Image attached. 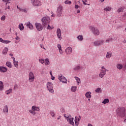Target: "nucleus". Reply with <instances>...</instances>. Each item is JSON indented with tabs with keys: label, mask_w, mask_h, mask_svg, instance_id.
<instances>
[{
	"label": "nucleus",
	"mask_w": 126,
	"mask_h": 126,
	"mask_svg": "<svg viewBox=\"0 0 126 126\" xmlns=\"http://www.w3.org/2000/svg\"><path fill=\"white\" fill-rule=\"evenodd\" d=\"M117 114L119 117L124 118L126 116V108L124 107H120L117 109Z\"/></svg>",
	"instance_id": "f257e3e1"
},
{
	"label": "nucleus",
	"mask_w": 126,
	"mask_h": 126,
	"mask_svg": "<svg viewBox=\"0 0 126 126\" xmlns=\"http://www.w3.org/2000/svg\"><path fill=\"white\" fill-rule=\"evenodd\" d=\"M42 24L44 28H46V25L48 24V23H49V22L51 21V19H50L49 17H48V16H46L45 17H43L42 19Z\"/></svg>",
	"instance_id": "f03ea898"
},
{
	"label": "nucleus",
	"mask_w": 126,
	"mask_h": 126,
	"mask_svg": "<svg viewBox=\"0 0 126 126\" xmlns=\"http://www.w3.org/2000/svg\"><path fill=\"white\" fill-rule=\"evenodd\" d=\"M47 88L48 90H49V92H50L51 93H54V90L53 89V86L52 82H49L47 83Z\"/></svg>",
	"instance_id": "7ed1b4c3"
},
{
	"label": "nucleus",
	"mask_w": 126,
	"mask_h": 126,
	"mask_svg": "<svg viewBox=\"0 0 126 126\" xmlns=\"http://www.w3.org/2000/svg\"><path fill=\"white\" fill-rule=\"evenodd\" d=\"M62 14H63V6H59L57 8V15L58 17H61Z\"/></svg>",
	"instance_id": "20e7f679"
},
{
	"label": "nucleus",
	"mask_w": 126,
	"mask_h": 126,
	"mask_svg": "<svg viewBox=\"0 0 126 126\" xmlns=\"http://www.w3.org/2000/svg\"><path fill=\"white\" fill-rule=\"evenodd\" d=\"M91 30H92L93 34L95 35V36H98L99 34H100V32H99V30L96 28L94 27H91Z\"/></svg>",
	"instance_id": "39448f33"
},
{
	"label": "nucleus",
	"mask_w": 126,
	"mask_h": 126,
	"mask_svg": "<svg viewBox=\"0 0 126 126\" xmlns=\"http://www.w3.org/2000/svg\"><path fill=\"white\" fill-rule=\"evenodd\" d=\"M35 26L37 31H42L43 30V26H42V24L39 23H35Z\"/></svg>",
	"instance_id": "423d86ee"
},
{
	"label": "nucleus",
	"mask_w": 126,
	"mask_h": 126,
	"mask_svg": "<svg viewBox=\"0 0 126 126\" xmlns=\"http://www.w3.org/2000/svg\"><path fill=\"white\" fill-rule=\"evenodd\" d=\"M29 79L30 80V82H33V81H34V79H35V76H34L33 72H30L29 73Z\"/></svg>",
	"instance_id": "0eeeda50"
},
{
	"label": "nucleus",
	"mask_w": 126,
	"mask_h": 126,
	"mask_svg": "<svg viewBox=\"0 0 126 126\" xmlns=\"http://www.w3.org/2000/svg\"><path fill=\"white\" fill-rule=\"evenodd\" d=\"M104 40L95 41L94 42V45L96 47L101 46V45H103V44H104Z\"/></svg>",
	"instance_id": "6e6552de"
},
{
	"label": "nucleus",
	"mask_w": 126,
	"mask_h": 126,
	"mask_svg": "<svg viewBox=\"0 0 126 126\" xmlns=\"http://www.w3.org/2000/svg\"><path fill=\"white\" fill-rule=\"evenodd\" d=\"M32 2H33V5L35 6H39L41 5V2L39 0H31Z\"/></svg>",
	"instance_id": "1a4fd4ad"
},
{
	"label": "nucleus",
	"mask_w": 126,
	"mask_h": 126,
	"mask_svg": "<svg viewBox=\"0 0 126 126\" xmlns=\"http://www.w3.org/2000/svg\"><path fill=\"white\" fill-rule=\"evenodd\" d=\"M59 79L63 83H66V81H67V80H66L65 77H64L63 76H59Z\"/></svg>",
	"instance_id": "9d476101"
},
{
	"label": "nucleus",
	"mask_w": 126,
	"mask_h": 126,
	"mask_svg": "<svg viewBox=\"0 0 126 126\" xmlns=\"http://www.w3.org/2000/svg\"><path fill=\"white\" fill-rule=\"evenodd\" d=\"M65 52L67 55H70V54L72 53V48H71L70 47H69L65 50Z\"/></svg>",
	"instance_id": "9b49d317"
},
{
	"label": "nucleus",
	"mask_w": 126,
	"mask_h": 126,
	"mask_svg": "<svg viewBox=\"0 0 126 126\" xmlns=\"http://www.w3.org/2000/svg\"><path fill=\"white\" fill-rule=\"evenodd\" d=\"M81 119V117H80V116H79V117H75V126H78V125H79V121H80Z\"/></svg>",
	"instance_id": "f8f14e48"
},
{
	"label": "nucleus",
	"mask_w": 126,
	"mask_h": 126,
	"mask_svg": "<svg viewBox=\"0 0 126 126\" xmlns=\"http://www.w3.org/2000/svg\"><path fill=\"white\" fill-rule=\"evenodd\" d=\"M57 36L58 37L59 40H62V32H61V29H58L57 31Z\"/></svg>",
	"instance_id": "ddd939ff"
},
{
	"label": "nucleus",
	"mask_w": 126,
	"mask_h": 126,
	"mask_svg": "<svg viewBox=\"0 0 126 126\" xmlns=\"http://www.w3.org/2000/svg\"><path fill=\"white\" fill-rule=\"evenodd\" d=\"M105 74H106V70H101V72L99 74V77H100L101 78H103V77L105 76Z\"/></svg>",
	"instance_id": "4468645a"
},
{
	"label": "nucleus",
	"mask_w": 126,
	"mask_h": 126,
	"mask_svg": "<svg viewBox=\"0 0 126 126\" xmlns=\"http://www.w3.org/2000/svg\"><path fill=\"white\" fill-rule=\"evenodd\" d=\"M26 25L27 27H28L31 30H32V29H33V25H32V24L30 23V22L27 23Z\"/></svg>",
	"instance_id": "2eb2a0df"
},
{
	"label": "nucleus",
	"mask_w": 126,
	"mask_h": 126,
	"mask_svg": "<svg viewBox=\"0 0 126 126\" xmlns=\"http://www.w3.org/2000/svg\"><path fill=\"white\" fill-rule=\"evenodd\" d=\"M67 121L72 126H74V122H73V118H70L69 119H67Z\"/></svg>",
	"instance_id": "dca6fc26"
},
{
	"label": "nucleus",
	"mask_w": 126,
	"mask_h": 126,
	"mask_svg": "<svg viewBox=\"0 0 126 126\" xmlns=\"http://www.w3.org/2000/svg\"><path fill=\"white\" fill-rule=\"evenodd\" d=\"M0 71L1 72H6L7 71V69L4 67H0Z\"/></svg>",
	"instance_id": "f3484780"
},
{
	"label": "nucleus",
	"mask_w": 126,
	"mask_h": 126,
	"mask_svg": "<svg viewBox=\"0 0 126 126\" xmlns=\"http://www.w3.org/2000/svg\"><path fill=\"white\" fill-rule=\"evenodd\" d=\"M85 96L87 98H91L92 95H91V92H88L86 93Z\"/></svg>",
	"instance_id": "a211bd4d"
},
{
	"label": "nucleus",
	"mask_w": 126,
	"mask_h": 126,
	"mask_svg": "<svg viewBox=\"0 0 126 126\" xmlns=\"http://www.w3.org/2000/svg\"><path fill=\"white\" fill-rule=\"evenodd\" d=\"M112 57V52H108L107 53L106 56V58L107 59H110V58H111Z\"/></svg>",
	"instance_id": "6ab92c4d"
},
{
	"label": "nucleus",
	"mask_w": 126,
	"mask_h": 126,
	"mask_svg": "<svg viewBox=\"0 0 126 126\" xmlns=\"http://www.w3.org/2000/svg\"><path fill=\"white\" fill-rule=\"evenodd\" d=\"M32 111H40V108L36 106H33L32 107Z\"/></svg>",
	"instance_id": "aec40b11"
},
{
	"label": "nucleus",
	"mask_w": 126,
	"mask_h": 126,
	"mask_svg": "<svg viewBox=\"0 0 126 126\" xmlns=\"http://www.w3.org/2000/svg\"><path fill=\"white\" fill-rule=\"evenodd\" d=\"M110 102V100L108 98H105L104 99V100L102 101V104H104V105H106V104H108Z\"/></svg>",
	"instance_id": "412c9836"
},
{
	"label": "nucleus",
	"mask_w": 126,
	"mask_h": 126,
	"mask_svg": "<svg viewBox=\"0 0 126 126\" xmlns=\"http://www.w3.org/2000/svg\"><path fill=\"white\" fill-rule=\"evenodd\" d=\"M3 111L4 112V113H8V107H7V105H5L4 107Z\"/></svg>",
	"instance_id": "4be33fe9"
},
{
	"label": "nucleus",
	"mask_w": 126,
	"mask_h": 126,
	"mask_svg": "<svg viewBox=\"0 0 126 126\" xmlns=\"http://www.w3.org/2000/svg\"><path fill=\"white\" fill-rule=\"evenodd\" d=\"M58 48L59 50L60 54H63V50H62V45H61V44H58Z\"/></svg>",
	"instance_id": "5701e85b"
},
{
	"label": "nucleus",
	"mask_w": 126,
	"mask_h": 126,
	"mask_svg": "<svg viewBox=\"0 0 126 126\" xmlns=\"http://www.w3.org/2000/svg\"><path fill=\"white\" fill-rule=\"evenodd\" d=\"M2 90H3V83L0 81V91H2Z\"/></svg>",
	"instance_id": "b1692460"
},
{
	"label": "nucleus",
	"mask_w": 126,
	"mask_h": 126,
	"mask_svg": "<svg viewBox=\"0 0 126 126\" xmlns=\"http://www.w3.org/2000/svg\"><path fill=\"white\" fill-rule=\"evenodd\" d=\"M77 88V87H76V86H72L71 88V91H72V92H75L76 91Z\"/></svg>",
	"instance_id": "393cba45"
},
{
	"label": "nucleus",
	"mask_w": 126,
	"mask_h": 126,
	"mask_svg": "<svg viewBox=\"0 0 126 126\" xmlns=\"http://www.w3.org/2000/svg\"><path fill=\"white\" fill-rule=\"evenodd\" d=\"M8 51V48L6 47L3 50L2 53L3 54V55H6V54L7 53Z\"/></svg>",
	"instance_id": "a878e982"
},
{
	"label": "nucleus",
	"mask_w": 126,
	"mask_h": 126,
	"mask_svg": "<svg viewBox=\"0 0 126 126\" xmlns=\"http://www.w3.org/2000/svg\"><path fill=\"white\" fill-rule=\"evenodd\" d=\"M19 28L21 31H22L23 30H24V26H23V24H21L19 26Z\"/></svg>",
	"instance_id": "bb28decb"
},
{
	"label": "nucleus",
	"mask_w": 126,
	"mask_h": 126,
	"mask_svg": "<svg viewBox=\"0 0 126 126\" xmlns=\"http://www.w3.org/2000/svg\"><path fill=\"white\" fill-rule=\"evenodd\" d=\"M6 65L10 68L12 67V65H11V63L9 62H8L6 63Z\"/></svg>",
	"instance_id": "cd10ccee"
},
{
	"label": "nucleus",
	"mask_w": 126,
	"mask_h": 126,
	"mask_svg": "<svg viewBox=\"0 0 126 126\" xmlns=\"http://www.w3.org/2000/svg\"><path fill=\"white\" fill-rule=\"evenodd\" d=\"M117 67L118 69H122L123 68V64H117Z\"/></svg>",
	"instance_id": "c85d7f7f"
},
{
	"label": "nucleus",
	"mask_w": 126,
	"mask_h": 126,
	"mask_svg": "<svg viewBox=\"0 0 126 126\" xmlns=\"http://www.w3.org/2000/svg\"><path fill=\"white\" fill-rule=\"evenodd\" d=\"M75 78L77 81V84L79 85V83H80V79L77 77H75Z\"/></svg>",
	"instance_id": "c756f323"
},
{
	"label": "nucleus",
	"mask_w": 126,
	"mask_h": 126,
	"mask_svg": "<svg viewBox=\"0 0 126 126\" xmlns=\"http://www.w3.org/2000/svg\"><path fill=\"white\" fill-rule=\"evenodd\" d=\"M45 61H46L45 63V65H49V64H50V60L48 59H46L45 60Z\"/></svg>",
	"instance_id": "7c9ffc66"
},
{
	"label": "nucleus",
	"mask_w": 126,
	"mask_h": 126,
	"mask_svg": "<svg viewBox=\"0 0 126 126\" xmlns=\"http://www.w3.org/2000/svg\"><path fill=\"white\" fill-rule=\"evenodd\" d=\"M95 91L96 93H100L102 92V90L100 88H98L97 89H96Z\"/></svg>",
	"instance_id": "2f4dec72"
},
{
	"label": "nucleus",
	"mask_w": 126,
	"mask_h": 126,
	"mask_svg": "<svg viewBox=\"0 0 126 126\" xmlns=\"http://www.w3.org/2000/svg\"><path fill=\"white\" fill-rule=\"evenodd\" d=\"M104 10H105V11H111V10H112V8L110 7H106L104 8Z\"/></svg>",
	"instance_id": "473e14b6"
},
{
	"label": "nucleus",
	"mask_w": 126,
	"mask_h": 126,
	"mask_svg": "<svg viewBox=\"0 0 126 126\" xmlns=\"http://www.w3.org/2000/svg\"><path fill=\"white\" fill-rule=\"evenodd\" d=\"M6 94L8 95V94H10L11 92H12V89H10L9 90L7 91L6 92Z\"/></svg>",
	"instance_id": "72a5a7b5"
},
{
	"label": "nucleus",
	"mask_w": 126,
	"mask_h": 126,
	"mask_svg": "<svg viewBox=\"0 0 126 126\" xmlns=\"http://www.w3.org/2000/svg\"><path fill=\"white\" fill-rule=\"evenodd\" d=\"M78 39L80 40V41H82V40H83V36L82 35H79Z\"/></svg>",
	"instance_id": "f704fd0d"
},
{
	"label": "nucleus",
	"mask_w": 126,
	"mask_h": 126,
	"mask_svg": "<svg viewBox=\"0 0 126 126\" xmlns=\"http://www.w3.org/2000/svg\"><path fill=\"white\" fill-rule=\"evenodd\" d=\"M64 3L65 4H71V1L65 0Z\"/></svg>",
	"instance_id": "c9c22d12"
},
{
	"label": "nucleus",
	"mask_w": 126,
	"mask_h": 126,
	"mask_svg": "<svg viewBox=\"0 0 126 126\" xmlns=\"http://www.w3.org/2000/svg\"><path fill=\"white\" fill-rule=\"evenodd\" d=\"M17 8L19 9L20 11H22V12H26V10L19 8V7H18V6H17Z\"/></svg>",
	"instance_id": "e433bc0d"
},
{
	"label": "nucleus",
	"mask_w": 126,
	"mask_h": 126,
	"mask_svg": "<svg viewBox=\"0 0 126 126\" xmlns=\"http://www.w3.org/2000/svg\"><path fill=\"white\" fill-rule=\"evenodd\" d=\"M14 64L15 67H18V62H14Z\"/></svg>",
	"instance_id": "4c0bfd02"
},
{
	"label": "nucleus",
	"mask_w": 126,
	"mask_h": 126,
	"mask_svg": "<svg viewBox=\"0 0 126 126\" xmlns=\"http://www.w3.org/2000/svg\"><path fill=\"white\" fill-rule=\"evenodd\" d=\"M123 11H124V8H120L118 10V12H122Z\"/></svg>",
	"instance_id": "58836bf2"
},
{
	"label": "nucleus",
	"mask_w": 126,
	"mask_h": 126,
	"mask_svg": "<svg viewBox=\"0 0 126 126\" xmlns=\"http://www.w3.org/2000/svg\"><path fill=\"white\" fill-rule=\"evenodd\" d=\"M79 69H80V67L79 66H77L74 68V70H78Z\"/></svg>",
	"instance_id": "ea45409f"
},
{
	"label": "nucleus",
	"mask_w": 126,
	"mask_h": 126,
	"mask_svg": "<svg viewBox=\"0 0 126 126\" xmlns=\"http://www.w3.org/2000/svg\"><path fill=\"white\" fill-rule=\"evenodd\" d=\"M30 113L32 115H36V112L34 110H30Z\"/></svg>",
	"instance_id": "a19ab883"
},
{
	"label": "nucleus",
	"mask_w": 126,
	"mask_h": 126,
	"mask_svg": "<svg viewBox=\"0 0 126 126\" xmlns=\"http://www.w3.org/2000/svg\"><path fill=\"white\" fill-rule=\"evenodd\" d=\"M54 27H51L50 26V25H48V27H47V30H51V29H53Z\"/></svg>",
	"instance_id": "79ce46f5"
},
{
	"label": "nucleus",
	"mask_w": 126,
	"mask_h": 126,
	"mask_svg": "<svg viewBox=\"0 0 126 126\" xmlns=\"http://www.w3.org/2000/svg\"><path fill=\"white\" fill-rule=\"evenodd\" d=\"M10 41L9 40H4L3 44H8V43H10Z\"/></svg>",
	"instance_id": "37998d69"
},
{
	"label": "nucleus",
	"mask_w": 126,
	"mask_h": 126,
	"mask_svg": "<svg viewBox=\"0 0 126 126\" xmlns=\"http://www.w3.org/2000/svg\"><path fill=\"white\" fill-rule=\"evenodd\" d=\"M39 63H45V61L44 59H39Z\"/></svg>",
	"instance_id": "c03bdc74"
},
{
	"label": "nucleus",
	"mask_w": 126,
	"mask_h": 126,
	"mask_svg": "<svg viewBox=\"0 0 126 126\" xmlns=\"http://www.w3.org/2000/svg\"><path fill=\"white\" fill-rule=\"evenodd\" d=\"M113 40V38H109L108 39H107L105 42H106V43H109V42H110V41H112Z\"/></svg>",
	"instance_id": "a18cd8bd"
},
{
	"label": "nucleus",
	"mask_w": 126,
	"mask_h": 126,
	"mask_svg": "<svg viewBox=\"0 0 126 126\" xmlns=\"http://www.w3.org/2000/svg\"><path fill=\"white\" fill-rule=\"evenodd\" d=\"M1 20H3V21H4L5 20V16H2L1 17Z\"/></svg>",
	"instance_id": "49530a36"
},
{
	"label": "nucleus",
	"mask_w": 126,
	"mask_h": 126,
	"mask_svg": "<svg viewBox=\"0 0 126 126\" xmlns=\"http://www.w3.org/2000/svg\"><path fill=\"white\" fill-rule=\"evenodd\" d=\"M50 114H51V116H52V117H54V116H55V112H53V111H51V112H50Z\"/></svg>",
	"instance_id": "de8ad7c7"
},
{
	"label": "nucleus",
	"mask_w": 126,
	"mask_h": 126,
	"mask_svg": "<svg viewBox=\"0 0 126 126\" xmlns=\"http://www.w3.org/2000/svg\"><path fill=\"white\" fill-rule=\"evenodd\" d=\"M0 42H1V43H4V40H3L2 38H0Z\"/></svg>",
	"instance_id": "09e8293b"
},
{
	"label": "nucleus",
	"mask_w": 126,
	"mask_h": 126,
	"mask_svg": "<svg viewBox=\"0 0 126 126\" xmlns=\"http://www.w3.org/2000/svg\"><path fill=\"white\" fill-rule=\"evenodd\" d=\"M102 69L101 70H106V68L104 66L101 67Z\"/></svg>",
	"instance_id": "8fccbe9b"
},
{
	"label": "nucleus",
	"mask_w": 126,
	"mask_h": 126,
	"mask_svg": "<svg viewBox=\"0 0 126 126\" xmlns=\"http://www.w3.org/2000/svg\"><path fill=\"white\" fill-rule=\"evenodd\" d=\"M75 7L76 9H77V8H78V7H79V6L78 5H75Z\"/></svg>",
	"instance_id": "3c124183"
},
{
	"label": "nucleus",
	"mask_w": 126,
	"mask_h": 126,
	"mask_svg": "<svg viewBox=\"0 0 126 126\" xmlns=\"http://www.w3.org/2000/svg\"><path fill=\"white\" fill-rule=\"evenodd\" d=\"M12 59H13V63H15L16 61H15V58L14 57H12Z\"/></svg>",
	"instance_id": "603ef678"
},
{
	"label": "nucleus",
	"mask_w": 126,
	"mask_h": 126,
	"mask_svg": "<svg viewBox=\"0 0 126 126\" xmlns=\"http://www.w3.org/2000/svg\"><path fill=\"white\" fill-rule=\"evenodd\" d=\"M51 79L52 80H55V77L51 76Z\"/></svg>",
	"instance_id": "864d4df0"
},
{
	"label": "nucleus",
	"mask_w": 126,
	"mask_h": 126,
	"mask_svg": "<svg viewBox=\"0 0 126 126\" xmlns=\"http://www.w3.org/2000/svg\"><path fill=\"white\" fill-rule=\"evenodd\" d=\"M50 74L51 75V76H53V72H52V71H50Z\"/></svg>",
	"instance_id": "5fc2aeb1"
},
{
	"label": "nucleus",
	"mask_w": 126,
	"mask_h": 126,
	"mask_svg": "<svg viewBox=\"0 0 126 126\" xmlns=\"http://www.w3.org/2000/svg\"><path fill=\"white\" fill-rule=\"evenodd\" d=\"M15 39H16V40H19V37L16 36Z\"/></svg>",
	"instance_id": "6e6d98bb"
},
{
	"label": "nucleus",
	"mask_w": 126,
	"mask_h": 126,
	"mask_svg": "<svg viewBox=\"0 0 126 126\" xmlns=\"http://www.w3.org/2000/svg\"><path fill=\"white\" fill-rule=\"evenodd\" d=\"M83 3L85 5H87V3H86V2L84 1H83Z\"/></svg>",
	"instance_id": "4d7b16f0"
},
{
	"label": "nucleus",
	"mask_w": 126,
	"mask_h": 126,
	"mask_svg": "<svg viewBox=\"0 0 126 126\" xmlns=\"http://www.w3.org/2000/svg\"><path fill=\"white\" fill-rule=\"evenodd\" d=\"M79 12H80V10H77V13H79Z\"/></svg>",
	"instance_id": "13d9d810"
},
{
	"label": "nucleus",
	"mask_w": 126,
	"mask_h": 126,
	"mask_svg": "<svg viewBox=\"0 0 126 126\" xmlns=\"http://www.w3.org/2000/svg\"><path fill=\"white\" fill-rule=\"evenodd\" d=\"M9 55L10 56V57H12V56H13V54H10Z\"/></svg>",
	"instance_id": "bf43d9fd"
},
{
	"label": "nucleus",
	"mask_w": 126,
	"mask_h": 126,
	"mask_svg": "<svg viewBox=\"0 0 126 126\" xmlns=\"http://www.w3.org/2000/svg\"><path fill=\"white\" fill-rule=\"evenodd\" d=\"M51 16H52V17H55V14H52V15H51Z\"/></svg>",
	"instance_id": "052dcab7"
},
{
	"label": "nucleus",
	"mask_w": 126,
	"mask_h": 126,
	"mask_svg": "<svg viewBox=\"0 0 126 126\" xmlns=\"http://www.w3.org/2000/svg\"><path fill=\"white\" fill-rule=\"evenodd\" d=\"M88 126H92V125H91V124H89V125H88Z\"/></svg>",
	"instance_id": "680f3d73"
},
{
	"label": "nucleus",
	"mask_w": 126,
	"mask_h": 126,
	"mask_svg": "<svg viewBox=\"0 0 126 126\" xmlns=\"http://www.w3.org/2000/svg\"><path fill=\"white\" fill-rule=\"evenodd\" d=\"M5 1H10V0H5Z\"/></svg>",
	"instance_id": "e2e57ef3"
},
{
	"label": "nucleus",
	"mask_w": 126,
	"mask_h": 126,
	"mask_svg": "<svg viewBox=\"0 0 126 126\" xmlns=\"http://www.w3.org/2000/svg\"><path fill=\"white\" fill-rule=\"evenodd\" d=\"M124 68H126V64L125 65V66H124Z\"/></svg>",
	"instance_id": "0e129e2a"
},
{
	"label": "nucleus",
	"mask_w": 126,
	"mask_h": 126,
	"mask_svg": "<svg viewBox=\"0 0 126 126\" xmlns=\"http://www.w3.org/2000/svg\"><path fill=\"white\" fill-rule=\"evenodd\" d=\"M104 0H100L101 2H103L104 1Z\"/></svg>",
	"instance_id": "69168bd1"
},
{
	"label": "nucleus",
	"mask_w": 126,
	"mask_h": 126,
	"mask_svg": "<svg viewBox=\"0 0 126 126\" xmlns=\"http://www.w3.org/2000/svg\"><path fill=\"white\" fill-rule=\"evenodd\" d=\"M124 123H126V119L124 121Z\"/></svg>",
	"instance_id": "338daca9"
},
{
	"label": "nucleus",
	"mask_w": 126,
	"mask_h": 126,
	"mask_svg": "<svg viewBox=\"0 0 126 126\" xmlns=\"http://www.w3.org/2000/svg\"><path fill=\"white\" fill-rule=\"evenodd\" d=\"M64 117H65V118H68V116L66 117V116H65V115H64Z\"/></svg>",
	"instance_id": "774afa93"
}]
</instances>
